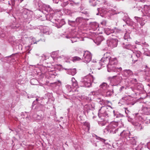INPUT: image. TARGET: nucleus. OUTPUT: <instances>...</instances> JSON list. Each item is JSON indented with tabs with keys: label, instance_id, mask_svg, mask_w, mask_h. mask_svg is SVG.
Masks as SVG:
<instances>
[{
	"label": "nucleus",
	"instance_id": "nucleus-22",
	"mask_svg": "<svg viewBox=\"0 0 150 150\" xmlns=\"http://www.w3.org/2000/svg\"><path fill=\"white\" fill-rule=\"evenodd\" d=\"M109 64L115 65H116L117 64V61L116 57L112 58L110 57Z\"/></svg>",
	"mask_w": 150,
	"mask_h": 150
},
{
	"label": "nucleus",
	"instance_id": "nucleus-59",
	"mask_svg": "<svg viewBox=\"0 0 150 150\" xmlns=\"http://www.w3.org/2000/svg\"><path fill=\"white\" fill-rule=\"evenodd\" d=\"M95 95H97L99 94V92L98 91H95Z\"/></svg>",
	"mask_w": 150,
	"mask_h": 150
},
{
	"label": "nucleus",
	"instance_id": "nucleus-30",
	"mask_svg": "<svg viewBox=\"0 0 150 150\" xmlns=\"http://www.w3.org/2000/svg\"><path fill=\"white\" fill-rule=\"evenodd\" d=\"M69 5L70 6H72L74 7H80L81 6L80 3L79 2L75 3L73 1L71 2Z\"/></svg>",
	"mask_w": 150,
	"mask_h": 150
},
{
	"label": "nucleus",
	"instance_id": "nucleus-55",
	"mask_svg": "<svg viewBox=\"0 0 150 150\" xmlns=\"http://www.w3.org/2000/svg\"><path fill=\"white\" fill-rule=\"evenodd\" d=\"M112 15H113L115 14H116L117 13L115 10H112Z\"/></svg>",
	"mask_w": 150,
	"mask_h": 150
},
{
	"label": "nucleus",
	"instance_id": "nucleus-26",
	"mask_svg": "<svg viewBox=\"0 0 150 150\" xmlns=\"http://www.w3.org/2000/svg\"><path fill=\"white\" fill-rule=\"evenodd\" d=\"M91 27L94 30H96L98 28L99 24L96 22H93L91 23Z\"/></svg>",
	"mask_w": 150,
	"mask_h": 150
},
{
	"label": "nucleus",
	"instance_id": "nucleus-31",
	"mask_svg": "<svg viewBox=\"0 0 150 150\" xmlns=\"http://www.w3.org/2000/svg\"><path fill=\"white\" fill-rule=\"evenodd\" d=\"M42 10H44L47 12H49L51 10V9L49 6H47L45 4Z\"/></svg>",
	"mask_w": 150,
	"mask_h": 150
},
{
	"label": "nucleus",
	"instance_id": "nucleus-21",
	"mask_svg": "<svg viewBox=\"0 0 150 150\" xmlns=\"http://www.w3.org/2000/svg\"><path fill=\"white\" fill-rule=\"evenodd\" d=\"M130 137V139H129V140H127V141H129L130 143L132 145H136L137 142V137H131V136Z\"/></svg>",
	"mask_w": 150,
	"mask_h": 150
},
{
	"label": "nucleus",
	"instance_id": "nucleus-17",
	"mask_svg": "<svg viewBox=\"0 0 150 150\" xmlns=\"http://www.w3.org/2000/svg\"><path fill=\"white\" fill-rule=\"evenodd\" d=\"M134 18L137 20V21L139 23L141 26H143L145 24L144 20L143 18L135 16Z\"/></svg>",
	"mask_w": 150,
	"mask_h": 150
},
{
	"label": "nucleus",
	"instance_id": "nucleus-13",
	"mask_svg": "<svg viewBox=\"0 0 150 150\" xmlns=\"http://www.w3.org/2000/svg\"><path fill=\"white\" fill-rule=\"evenodd\" d=\"M54 23V25L58 28H61L65 24V22L63 20L59 19L56 20L54 23Z\"/></svg>",
	"mask_w": 150,
	"mask_h": 150
},
{
	"label": "nucleus",
	"instance_id": "nucleus-50",
	"mask_svg": "<svg viewBox=\"0 0 150 150\" xmlns=\"http://www.w3.org/2000/svg\"><path fill=\"white\" fill-rule=\"evenodd\" d=\"M101 24L102 25H103L105 26L106 25V22L104 20L101 23Z\"/></svg>",
	"mask_w": 150,
	"mask_h": 150
},
{
	"label": "nucleus",
	"instance_id": "nucleus-12",
	"mask_svg": "<svg viewBox=\"0 0 150 150\" xmlns=\"http://www.w3.org/2000/svg\"><path fill=\"white\" fill-rule=\"evenodd\" d=\"M133 53L131 57L132 58V61L135 62L137 61L138 58L140 57L141 53L139 51H136L135 52H133Z\"/></svg>",
	"mask_w": 150,
	"mask_h": 150
},
{
	"label": "nucleus",
	"instance_id": "nucleus-41",
	"mask_svg": "<svg viewBox=\"0 0 150 150\" xmlns=\"http://www.w3.org/2000/svg\"><path fill=\"white\" fill-rule=\"evenodd\" d=\"M79 39V38L77 37H73L71 38V40L72 43L76 42Z\"/></svg>",
	"mask_w": 150,
	"mask_h": 150
},
{
	"label": "nucleus",
	"instance_id": "nucleus-32",
	"mask_svg": "<svg viewBox=\"0 0 150 150\" xmlns=\"http://www.w3.org/2000/svg\"><path fill=\"white\" fill-rule=\"evenodd\" d=\"M42 32L43 33L46 34H49V28L47 27L44 26L42 29Z\"/></svg>",
	"mask_w": 150,
	"mask_h": 150
},
{
	"label": "nucleus",
	"instance_id": "nucleus-54",
	"mask_svg": "<svg viewBox=\"0 0 150 150\" xmlns=\"http://www.w3.org/2000/svg\"><path fill=\"white\" fill-rule=\"evenodd\" d=\"M145 123L146 124H148L150 123V120L149 119H147L145 121Z\"/></svg>",
	"mask_w": 150,
	"mask_h": 150
},
{
	"label": "nucleus",
	"instance_id": "nucleus-2",
	"mask_svg": "<svg viewBox=\"0 0 150 150\" xmlns=\"http://www.w3.org/2000/svg\"><path fill=\"white\" fill-rule=\"evenodd\" d=\"M93 76L89 74L81 78V84L84 87H89L91 86V83L93 81Z\"/></svg>",
	"mask_w": 150,
	"mask_h": 150
},
{
	"label": "nucleus",
	"instance_id": "nucleus-9",
	"mask_svg": "<svg viewBox=\"0 0 150 150\" xmlns=\"http://www.w3.org/2000/svg\"><path fill=\"white\" fill-rule=\"evenodd\" d=\"M120 135L121 137L124 139V141L127 142V140H129L130 138V133L128 130H123L120 133Z\"/></svg>",
	"mask_w": 150,
	"mask_h": 150
},
{
	"label": "nucleus",
	"instance_id": "nucleus-49",
	"mask_svg": "<svg viewBox=\"0 0 150 150\" xmlns=\"http://www.w3.org/2000/svg\"><path fill=\"white\" fill-rule=\"evenodd\" d=\"M93 137H95L97 139H98L102 141V140L103 139H102L101 138L99 137H97V136L95 134H94V135H93Z\"/></svg>",
	"mask_w": 150,
	"mask_h": 150
},
{
	"label": "nucleus",
	"instance_id": "nucleus-4",
	"mask_svg": "<svg viewBox=\"0 0 150 150\" xmlns=\"http://www.w3.org/2000/svg\"><path fill=\"white\" fill-rule=\"evenodd\" d=\"M131 99L132 98L130 96H124L120 100L118 104L120 106L125 105H133L134 104L131 103Z\"/></svg>",
	"mask_w": 150,
	"mask_h": 150
},
{
	"label": "nucleus",
	"instance_id": "nucleus-5",
	"mask_svg": "<svg viewBox=\"0 0 150 150\" xmlns=\"http://www.w3.org/2000/svg\"><path fill=\"white\" fill-rule=\"evenodd\" d=\"M107 106H103L99 110L98 116L99 117H108V114L107 113L108 108Z\"/></svg>",
	"mask_w": 150,
	"mask_h": 150
},
{
	"label": "nucleus",
	"instance_id": "nucleus-64",
	"mask_svg": "<svg viewBox=\"0 0 150 150\" xmlns=\"http://www.w3.org/2000/svg\"><path fill=\"white\" fill-rule=\"evenodd\" d=\"M94 144V145L96 146H97V144L96 143H95Z\"/></svg>",
	"mask_w": 150,
	"mask_h": 150
},
{
	"label": "nucleus",
	"instance_id": "nucleus-38",
	"mask_svg": "<svg viewBox=\"0 0 150 150\" xmlns=\"http://www.w3.org/2000/svg\"><path fill=\"white\" fill-rule=\"evenodd\" d=\"M95 106L94 105H85V108H88V110H92L94 108Z\"/></svg>",
	"mask_w": 150,
	"mask_h": 150
},
{
	"label": "nucleus",
	"instance_id": "nucleus-61",
	"mask_svg": "<svg viewBox=\"0 0 150 150\" xmlns=\"http://www.w3.org/2000/svg\"><path fill=\"white\" fill-rule=\"evenodd\" d=\"M140 1L142 2H144L145 1V0H140Z\"/></svg>",
	"mask_w": 150,
	"mask_h": 150
},
{
	"label": "nucleus",
	"instance_id": "nucleus-63",
	"mask_svg": "<svg viewBox=\"0 0 150 150\" xmlns=\"http://www.w3.org/2000/svg\"><path fill=\"white\" fill-rule=\"evenodd\" d=\"M23 1V0H19V1L20 3H21V2H22Z\"/></svg>",
	"mask_w": 150,
	"mask_h": 150
},
{
	"label": "nucleus",
	"instance_id": "nucleus-42",
	"mask_svg": "<svg viewBox=\"0 0 150 150\" xmlns=\"http://www.w3.org/2000/svg\"><path fill=\"white\" fill-rule=\"evenodd\" d=\"M124 38L125 40H127V41H128V39H129L130 38V36L129 33L126 32L125 34Z\"/></svg>",
	"mask_w": 150,
	"mask_h": 150
},
{
	"label": "nucleus",
	"instance_id": "nucleus-1",
	"mask_svg": "<svg viewBox=\"0 0 150 150\" xmlns=\"http://www.w3.org/2000/svg\"><path fill=\"white\" fill-rule=\"evenodd\" d=\"M118 123L116 122H110L106 128L104 129V133L105 134L108 133L115 134L118 132L119 128H118Z\"/></svg>",
	"mask_w": 150,
	"mask_h": 150
},
{
	"label": "nucleus",
	"instance_id": "nucleus-20",
	"mask_svg": "<svg viewBox=\"0 0 150 150\" xmlns=\"http://www.w3.org/2000/svg\"><path fill=\"white\" fill-rule=\"evenodd\" d=\"M109 87V85L105 83H103L100 86V89L102 91H105L107 90Z\"/></svg>",
	"mask_w": 150,
	"mask_h": 150
},
{
	"label": "nucleus",
	"instance_id": "nucleus-36",
	"mask_svg": "<svg viewBox=\"0 0 150 150\" xmlns=\"http://www.w3.org/2000/svg\"><path fill=\"white\" fill-rule=\"evenodd\" d=\"M111 30H114V29H111V28H107L105 30V33L107 35H110L112 33H114V32H111Z\"/></svg>",
	"mask_w": 150,
	"mask_h": 150
},
{
	"label": "nucleus",
	"instance_id": "nucleus-3",
	"mask_svg": "<svg viewBox=\"0 0 150 150\" xmlns=\"http://www.w3.org/2000/svg\"><path fill=\"white\" fill-rule=\"evenodd\" d=\"M138 113L135 114V119L136 121L133 122L132 124L138 131H140L143 128V126L142 124L143 120L140 116L138 115Z\"/></svg>",
	"mask_w": 150,
	"mask_h": 150
},
{
	"label": "nucleus",
	"instance_id": "nucleus-51",
	"mask_svg": "<svg viewBox=\"0 0 150 150\" xmlns=\"http://www.w3.org/2000/svg\"><path fill=\"white\" fill-rule=\"evenodd\" d=\"M75 22L74 21H68V23L69 24L71 25H72V23H74Z\"/></svg>",
	"mask_w": 150,
	"mask_h": 150
},
{
	"label": "nucleus",
	"instance_id": "nucleus-37",
	"mask_svg": "<svg viewBox=\"0 0 150 150\" xmlns=\"http://www.w3.org/2000/svg\"><path fill=\"white\" fill-rule=\"evenodd\" d=\"M11 27L12 29H17L19 28L20 27V25L19 24H13L12 25H11Z\"/></svg>",
	"mask_w": 150,
	"mask_h": 150
},
{
	"label": "nucleus",
	"instance_id": "nucleus-10",
	"mask_svg": "<svg viewBox=\"0 0 150 150\" xmlns=\"http://www.w3.org/2000/svg\"><path fill=\"white\" fill-rule=\"evenodd\" d=\"M118 40L116 39H110L107 40V44L111 47H116L117 45Z\"/></svg>",
	"mask_w": 150,
	"mask_h": 150
},
{
	"label": "nucleus",
	"instance_id": "nucleus-14",
	"mask_svg": "<svg viewBox=\"0 0 150 150\" xmlns=\"http://www.w3.org/2000/svg\"><path fill=\"white\" fill-rule=\"evenodd\" d=\"M122 75L123 76L128 78L133 75V72L130 69L124 70H123Z\"/></svg>",
	"mask_w": 150,
	"mask_h": 150
},
{
	"label": "nucleus",
	"instance_id": "nucleus-39",
	"mask_svg": "<svg viewBox=\"0 0 150 150\" xmlns=\"http://www.w3.org/2000/svg\"><path fill=\"white\" fill-rule=\"evenodd\" d=\"M113 112L114 113V116L116 118H118L120 117H123V115L120 113L118 112L116 113H115V111L114 110Z\"/></svg>",
	"mask_w": 150,
	"mask_h": 150
},
{
	"label": "nucleus",
	"instance_id": "nucleus-46",
	"mask_svg": "<svg viewBox=\"0 0 150 150\" xmlns=\"http://www.w3.org/2000/svg\"><path fill=\"white\" fill-rule=\"evenodd\" d=\"M69 4V3L68 1H64L61 4V5L63 7H64L66 6L67 5Z\"/></svg>",
	"mask_w": 150,
	"mask_h": 150
},
{
	"label": "nucleus",
	"instance_id": "nucleus-53",
	"mask_svg": "<svg viewBox=\"0 0 150 150\" xmlns=\"http://www.w3.org/2000/svg\"><path fill=\"white\" fill-rule=\"evenodd\" d=\"M125 113L127 115H128V114L130 112L128 110H127V109H126V108H125Z\"/></svg>",
	"mask_w": 150,
	"mask_h": 150
},
{
	"label": "nucleus",
	"instance_id": "nucleus-57",
	"mask_svg": "<svg viewBox=\"0 0 150 150\" xmlns=\"http://www.w3.org/2000/svg\"><path fill=\"white\" fill-rule=\"evenodd\" d=\"M147 145L148 146V148L150 149V142H148L147 143Z\"/></svg>",
	"mask_w": 150,
	"mask_h": 150
},
{
	"label": "nucleus",
	"instance_id": "nucleus-23",
	"mask_svg": "<svg viewBox=\"0 0 150 150\" xmlns=\"http://www.w3.org/2000/svg\"><path fill=\"white\" fill-rule=\"evenodd\" d=\"M72 85L74 87L77 88L78 87V83L77 81L74 77L71 78Z\"/></svg>",
	"mask_w": 150,
	"mask_h": 150
},
{
	"label": "nucleus",
	"instance_id": "nucleus-44",
	"mask_svg": "<svg viewBox=\"0 0 150 150\" xmlns=\"http://www.w3.org/2000/svg\"><path fill=\"white\" fill-rule=\"evenodd\" d=\"M98 124L100 126H103L105 125L106 122L103 120L102 121H99Z\"/></svg>",
	"mask_w": 150,
	"mask_h": 150
},
{
	"label": "nucleus",
	"instance_id": "nucleus-52",
	"mask_svg": "<svg viewBox=\"0 0 150 150\" xmlns=\"http://www.w3.org/2000/svg\"><path fill=\"white\" fill-rule=\"evenodd\" d=\"M126 89V88L124 86H122L121 87H120V89H119V90L120 91V92H121V91H122L124 89Z\"/></svg>",
	"mask_w": 150,
	"mask_h": 150
},
{
	"label": "nucleus",
	"instance_id": "nucleus-19",
	"mask_svg": "<svg viewBox=\"0 0 150 150\" xmlns=\"http://www.w3.org/2000/svg\"><path fill=\"white\" fill-rule=\"evenodd\" d=\"M66 89H65V92L68 93L71 92V91H76V89L72 88L70 85H66L65 86Z\"/></svg>",
	"mask_w": 150,
	"mask_h": 150
},
{
	"label": "nucleus",
	"instance_id": "nucleus-28",
	"mask_svg": "<svg viewBox=\"0 0 150 150\" xmlns=\"http://www.w3.org/2000/svg\"><path fill=\"white\" fill-rule=\"evenodd\" d=\"M103 40V37L100 36H99L97 37L96 39L94 41V42H95L97 45H99L100 44Z\"/></svg>",
	"mask_w": 150,
	"mask_h": 150
},
{
	"label": "nucleus",
	"instance_id": "nucleus-8",
	"mask_svg": "<svg viewBox=\"0 0 150 150\" xmlns=\"http://www.w3.org/2000/svg\"><path fill=\"white\" fill-rule=\"evenodd\" d=\"M91 54L90 52L88 51H86L84 52L82 57L84 62L86 63L89 62L91 61Z\"/></svg>",
	"mask_w": 150,
	"mask_h": 150
},
{
	"label": "nucleus",
	"instance_id": "nucleus-43",
	"mask_svg": "<svg viewBox=\"0 0 150 150\" xmlns=\"http://www.w3.org/2000/svg\"><path fill=\"white\" fill-rule=\"evenodd\" d=\"M135 86L137 90H141L142 88V85L140 84H136Z\"/></svg>",
	"mask_w": 150,
	"mask_h": 150
},
{
	"label": "nucleus",
	"instance_id": "nucleus-60",
	"mask_svg": "<svg viewBox=\"0 0 150 150\" xmlns=\"http://www.w3.org/2000/svg\"><path fill=\"white\" fill-rule=\"evenodd\" d=\"M91 93L93 95H95V91H92L91 92Z\"/></svg>",
	"mask_w": 150,
	"mask_h": 150
},
{
	"label": "nucleus",
	"instance_id": "nucleus-62",
	"mask_svg": "<svg viewBox=\"0 0 150 150\" xmlns=\"http://www.w3.org/2000/svg\"><path fill=\"white\" fill-rule=\"evenodd\" d=\"M141 9V8L140 7H138V10H140Z\"/></svg>",
	"mask_w": 150,
	"mask_h": 150
},
{
	"label": "nucleus",
	"instance_id": "nucleus-27",
	"mask_svg": "<svg viewBox=\"0 0 150 150\" xmlns=\"http://www.w3.org/2000/svg\"><path fill=\"white\" fill-rule=\"evenodd\" d=\"M68 73L74 76L76 73V69H69L67 71Z\"/></svg>",
	"mask_w": 150,
	"mask_h": 150
},
{
	"label": "nucleus",
	"instance_id": "nucleus-48",
	"mask_svg": "<svg viewBox=\"0 0 150 150\" xmlns=\"http://www.w3.org/2000/svg\"><path fill=\"white\" fill-rule=\"evenodd\" d=\"M112 95V93L110 91H108L106 93V96H110Z\"/></svg>",
	"mask_w": 150,
	"mask_h": 150
},
{
	"label": "nucleus",
	"instance_id": "nucleus-29",
	"mask_svg": "<svg viewBox=\"0 0 150 150\" xmlns=\"http://www.w3.org/2000/svg\"><path fill=\"white\" fill-rule=\"evenodd\" d=\"M33 118L36 121H39L41 119L40 116L36 114H35L33 115Z\"/></svg>",
	"mask_w": 150,
	"mask_h": 150
},
{
	"label": "nucleus",
	"instance_id": "nucleus-15",
	"mask_svg": "<svg viewBox=\"0 0 150 150\" xmlns=\"http://www.w3.org/2000/svg\"><path fill=\"white\" fill-rule=\"evenodd\" d=\"M122 47L124 48L129 50L133 51V50L136 48V46L134 45H132L131 44H125L124 43H122Z\"/></svg>",
	"mask_w": 150,
	"mask_h": 150
},
{
	"label": "nucleus",
	"instance_id": "nucleus-24",
	"mask_svg": "<svg viewBox=\"0 0 150 150\" xmlns=\"http://www.w3.org/2000/svg\"><path fill=\"white\" fill-rule=\"evenodd\" d=\"M142 110L144 114L148 115L150 113V108L143 107Z\"/></svg>",
	"mask_w": 150,
	"mask_h": 150
},
{
	"label": "nucleus",
	"instance_id": "nucleus-34",
	"mask_svg": "<svg viewBox=\"0 0 150 150\" xmlns=\"http://www.w3.org/2000/svg\"><path fill=\"white\" fill-rule=\"evenodd\" d=\"M64 11L66 14L68 15H71L72 13L71 10L68 9H64Z\"/></svg>",
	"mask_w": 150,
	"mask_h": 150
},
{
	"label": "nucleus",
	"instance_id": "nucleus-16",
	"mask_svg": "<svg viewBox=\"0 0 150 150\" xmlns=\"http://www.w3.org/2000/svg\"><path fill=\"white\" fill-rule=\"evenodd\" d=\"M142 12L145 15H147L150 11V5H144L143 9L141 10Z\"/></svg>",
	"mask_w": 150,
	"mask_h": 150
},
{
	"label": "nucleus",
	"instance_id": "nucleus-33",
	"mask_svg": "<svg viewBox=\"0 0 150 150\" xmlns=\"http://www.w3.org/2000/svg\"><path fill=\"white\" fill-rule=\"evenodd\" d=\"M37 5L39 8V10H41L42 9L43 6H44L45 4H43L41 1H39L37 2Z\"/></svg>",
	"mask_w": 150,
	"mask_h": 150
},
{
	"label": "nucleus",
	"instance_id": "nucleus-35",
	"mask_svg": "<svg viewBox=\"0 0 150 150\" xmlns=\"http://www.w3.org/2000/svg\"><path fill=\"white\" fill-rule=\"evenodd\" d=\"M76 20L77 23H83L85 21V19L82 17H79L77 18Z\"/></svg>",
	"mask_w": 150,
	"mask_h": 150
},
{
	"label": "nucleus",
	"instance_id": "nucleus-56",
	"mask_svg": "<svg viewBox=\"0 0 150 150\" xmlns=\"http://www.w3.org/2000/svg\"><path fill=\"white\" fill-rule=\"evenodd\" d=\"M53 3L57 4L59 1V0H53Z\"/></svg>",
	"mask_w": 150,
	"mask_h": 150
},
{
	"label": "nucleus",
	"instance_id": "nucleus-11",
	"mask_svg": "<svg viewBox=\"0 0 150 150\" xmlns=\"http://www.w3.org/2000/svg\"><path fill=\"white\" fill-rule=\"evenodd\" d=\"M122 80V77L119 75L115 76L112 77L111 81L115 83V86L117 85Z\"/></svg>",
	"mask_w": 150,
	"mask_h": 150
},
{
	"label": "nucleus",
	"instance_id": "nucleus-47",
	"mask_svg": "<svg viewBox=\"0 0 150 150\" xmlns=\"http://www.w3.org/2000/svg\"><path fill=\"white\" fill-rule=\"evenodd\" d=\"M84 125L86 126V127L88 128V130L89 129L90 125V124L88 122H85L84 123Z\"/></svg>",
	"mask_w": 150,
	"mask_h": 150
},
{
	"label": "nucleus",
	"instance_id": "nucleus-25",
	"mask_svg": "<svg viewBox=\"0 0 150 150\" xmlns=\"http://www.w3.org/2000/svg\"><path fill=\"white\" fill-rule=\"evenodd\" d=\"M113 29L114 30H111V32H114L117 34L122 33L123 32L122 30L120 28H115Z\"/></svg>",
	"mask_w": 150,
	"mask_h": 150
},
{
	"label": "nucleus",
	"instance_id": "nucleus-45",
	"mask_svg": "<svg viewBox=\"0 0 150 150\" xmlns=\"http://www.w3.org/2000/svg\"><path fill=\"white\" fill-rule=\"evenodd\" d=\"M40 98L39 97L36 98V100L33 102L32 106H34L35 105L37 102L39 103V101H40Z\"/></svg>",
	"mask_w": 150,
	"mask_h": 150
},
{
	"label": "nucleus",
	"instance_id": "nucleus-40",
	"mask_svg": "<svg viewBox=\"0 0 150 150\" xmlns=\"http://www.w3.org/2000/svg\"><path fill=\"white\" fill-rule=\"evenodd\" d=\"M81 59L77 56L74 57L73 58L72 61L73 62H75L76 61H80L81 60Z\"/></svg>",
	"mask_w": 150,
	"mask_h": 150
},
{
	"label": "nucleus",
	"instance_id": "nucleus-58",
	"mask_svg": "<svg viewBox=\"0 0 150 150\" xmlns=\"http://www.w3.org/2000/svg\"><path fill=\"white\" fill-rule=\"evenodd\" d=\"M132 81L133 82H134L136 83L137 82V81L136 79H134L132 80Z\"/></svg>",
	"mask_w": 150,
	"mask_h": 150
},
{
	"label": "nucleus",
	"instance_id": "nucleus-18",
	"mask_svg": "<svg viewBox=\"0 0 150 150\" xmlns=\"http://www.w3.org/2000/svg\"><path fill=\"white\" fill-rule=\"evenodd\" d=\"M97 101L101 105H103L108 104L109 102L108 100H104L103 99H101L100 98H98L97 99Z\"/></svg>",
	"mask_w": 150,
	"mask_h": 150
},
{
	"label": "nucleus",
	"instance_id": "nucleus-6",
	"mask_svg": "<svg viewBox=\"0 0 150 150\" xmlns=\"http://www.w3.org/2000/svg\"><path fill=\"white\" fill-rule=\"evenodd\" d=\"M115 65L108 64L107 65L108 71V72H119L122 70L121 67H116Z\"/></svg>",
	"mask_w": 150,
	"mask_h": 150
},
{
	"label": "nucleus",
	"instance_id": "nucleus-7",
	"mask_svg": "<svg viewBox=\"0 0 150 150\" xmlns=\"http://www.w3.org/2000/svg\"><path fill=\"white\" fill-rule=\"evenodd\" d=\"M109 54L108 53H107L105 54L104 56L100 61V65L104 67L105 65L109 63L110 58V57L109 56H108L107 54Z\"/></svg>",
	"mask_w": 150,
	"mask_h": 150
}]
</instances>
